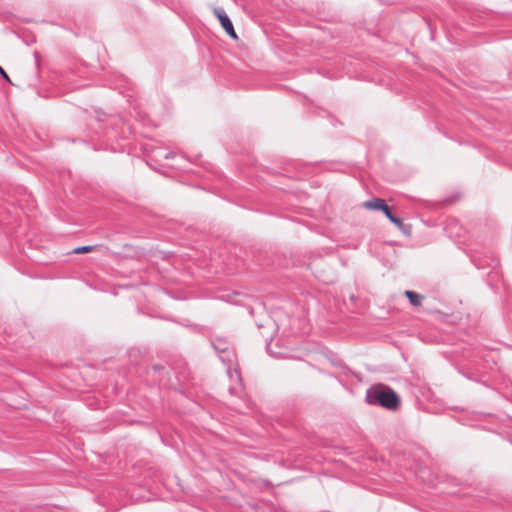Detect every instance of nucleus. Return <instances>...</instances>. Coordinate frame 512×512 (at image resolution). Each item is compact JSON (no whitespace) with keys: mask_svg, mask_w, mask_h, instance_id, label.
<instances>
[{"mask_svg":"<svg viewBox=\"0 0 512 512\" xmlns=\"http://www.w3.org/2000/svg\"><path fill=\"white\" fill-rule=\"evenodd\" d=\"M170 157H172V155H171L170 153H169V154H166V156H165V158H166V159H168V158H170Z\"/></svg>","mask_w":512,"mask_h":512,"instance_id":"9","label":"nucleus"},{"mask_svg":"<svg viewBox=\"0 0 512 512\" xmlns=\"http://www.w3.org/2000/svg\"><path fill=\"white\" fill-rule=\"evenodd\" d=\"M267 350H268L270 355H272V356H274L276 358H283L287 354L286 353V349L283 348V347H279V350H277V351L273 350L271 342L267 345Z\"/></svg>","mask_w":512,"mask_h":512,"instance_id":"5","label":"nucleus"},{"mask_svg":"<svg viewBox=\"0 0 512 512\" xmlns=\"http://www.w3.org/2000/svg\"><path fill=\"white\" fill-rule=\"evenodd\" d=\"M93 250L92 246H80L73 250L74 253L80 254V253H87L91 252Z\"/></svg>","mask_w":512,"mask_h":512,"instance_id":"6","label":"nucleus"},{"mask_svg":"<svg viewBox=\"0 0 512 512\" xmlns=\"http://www.w3.org/2000/svg\"><path fill=\"white\" fill-rule=\"evenodd\" d=\"M213 12H214V15L219 19L222 27L227 32V34L230 37L236 39L237 38V34H236L235 30H234L232 21L226 15L225 11L221 7H215L213 9Z\"/></svg>","mask_w":512,"mask_h":512,"instance_id":"3","label":"nucleus"},{"mask_svg":"<svg viewBox=\"0 0 512 512\" xmlns=\"http://www.w3.org/2000/svg\"><path fill=\"white\" fill-rule=\"evenodd\" d=\"M364 207L371 210H381L384 215L395 225L398 227L402 226V220L398 217H395L391 212L389 207L386 205L385 201L380 198H374L372 200L364 202Z\"/></svg>","mask_w":512,"mask_h":512,"instance_id":"2","label":"nucleus"},{"mask_svg":"<svg viewBox=\"0 0 512 512\" xmlns=\"http://www.w3.org/2000/svg\"><path fill=\"white\" fill-rule=\"evenodd\" d=\"M405 296L409 299L413 306L418 307L422 304L423 296L416 292L407 290L405 291Z\"/></svg>","mask_w":512,"mask_h":512,"instance_id":"4","label":"nucleus"},{"mask_svg":"<svg viewBox=\"0 0 512 512\" xmlns=\"http://www.w3.org/2000/svg\"><path fill=\"white\" fill-rule=\"evenodd\" d=\"M0 74L6 79V80H9L8 78V75L6 74V72L4 71V69L0 66Z\"/></svg>","mask_w":512,"mask_h":512,"instance_id":"8","label":"nucleus"},{"mask_svg":"<svg viewBox=\"0 0 512 512\" xmlns=\"http://www.w3.org/2000/svg\"><path fill=\"white\" fill-rule=\"evenodd\" d=\"M228 374L229 376L232 378L233 375H235V377L239 380L240 379V376H239V373L237 370H234V372H231L230 370H228Z\"/></svg>","mask_w":512,"mask_h":512,"instance_id":"7","label":"nucleus"},{"mask_svg":"<svg viewBox=\"0 0 512 512\" xmlns=\"http://www.w3.org/2000/svg\"><path fill=\"white\" fill-rule=\"evenodd\" d=\"M366 399L369 404L380 405L394 410L399 405V397L388 386L379 384L367 390Z\"/></svg>","mask_w":512,"mask_h":512,"instance_id":"1","label":"nucleus"}]
</instances>
